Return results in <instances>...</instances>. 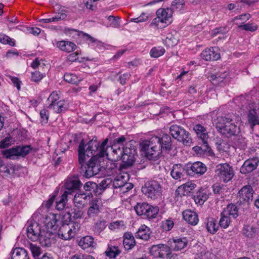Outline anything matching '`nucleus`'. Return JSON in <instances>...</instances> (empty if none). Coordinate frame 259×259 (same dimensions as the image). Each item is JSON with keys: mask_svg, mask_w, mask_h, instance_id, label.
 Masks as SVG:
<instances>
[{"mask_svg": "<svg viewBox=\"0 0 259 259\" xmlns=\"http://www.w3.org/2000/svg\"><path fill=\"white\" fill-rule=\"evenodd\" d=\"M201 142V146H195L193 148L195 151L198 153H201V152H208L211 151L210 148L208 145V142L205 144V142Z\"/></svg>", "mask_w": 259, "mask_h": 259, "instance_id": "obj_51", "label": "nucleus"}, {"mask_svg": "<svg viewBox=\"0 0 259 259\" xmlns=\"http://www.w3.org/2000/svg\"><path fill=\"white\" fill-rule=\"evenodd\" d=\"M215 175L220 181L227 183L234 176V171L232 166L227 163L218 164L215 170Z\"/></svg>", "mask_w": 259, "mask_h": 259, "instance_id": "obj_7", "label": "nucleus"}, {"mask_svg": "<svg viewBox=\"0 0 259 259\" xmlns=\"http://www.w3.org/2000/svg\"><path fill=\"white\" fill-rule=\"evenodd\" d=\"M172 14V10L170 8L159 9L156 12L157 17L152 20L150 25L158 27L159 23H165L166 25L170 24L171 22Z\"/></svg>", "mask_w": 259, "mask_h": 259, "instance_id": "obj_9", "label": "nucleus"}, {"mask_svg": "<svg viewBox=\"0 0 259 259\" xmlns=\"http://www.w3.org/2000/svg\"><path fill=\"white\" fill-rule=\"evenodd\" d=\"M174 223L172 220H166L162 223V227L166 231L170 230L174 227Z\"/></svg>", "mask_w": 259, "mask_h": 259, "instance_id": "obj_61", "label": "nucleus"}, {"mask_svg": "<svg viewBox=\"0 0 259 259\" xmlns=\"http://www.w3.org/2000/svg\"><path fill=\"white\" fill-rule=\"evenodd\" d=\"M38 240L42 246L50 247L55 243L54 235L51 230H43Z\"/></svg>", "mask_w": 259, "mask_h": 259, "instance_id": "obj_16", "label": "nucleus"}, {"mask_svg": "<svg viewBox=\"0 0 259 259\" xmlns=\"http://www.w3.org/2000/svg\"><path fill=\"white\" fill-rule=\"evenodd\" d=\"M165 42L169 46H174L177 44L178 39L177 37L175 36L174 35L168 34L165 39Z\"/></svg>", "mask_w": 259, "mask_h": 259, "instance_id": "obj_53", "label": "nucleus"}, {"mask_svg": "<svg viewBox=\"0 0 259 259\" xmlns=\"http://www.w3.org/2000/svg\"><path fill=\"white\" fill-rule=\"evenodd\" d=\"M39 114L41 123H47L49 119V111L44 109L40 110Z\"/></svg>", "mask_w": 259, "mask_h": 259, "instance_id": "obj_56", "label": "nucleus"}, {"mask_svg": "<svg viewBox=\"0 0 259 259\" xmlns=\"http://www.w3.org/2000/svg\"><path fill=\"white\" fill-rule=\"evenodd\" d=\"M235 138V143L240 148L244 149L246 145L247 140L245 137L239 134L237 136H234Z\"/></svg>", "mask_w": 259, "mask_h": 259, "instance_id": "obj_46", "label": "nucleus"}, {"mask_svg": "<svg viewBox=\"0 0 259 259\" xmlns=\"http://www.w3.org/2000/svg\"><path fill=\"white\" fill-rule=\"evenodd\" d=\"M208 198V194L207 190L202 189L200 190L196 193V195L194 196V199L196 203L200 205L203 203Z\"/></svg>", "mask_w": 259, "mask_h": 259, "instance_id": "obj_33", "label": "nucleus"}, {"mask_svg": "<svg viewBox=\"0 0 259 259\" xmlns=\"http://www.w3.org/2000/svg\"><path fill=\"white\" fill-rule=\"evenodd\" d=\"M196 187V185L192 182H188L179 186L175 192V196L182 197L183 196L188 195Z\"/></svg>", "mask_w": 259, "mask_h": 259, "instance_id": "obj_17", "label": "nucleus"}, {"mask_svg": "<svg viewBox=\"0 0 259 259\" xmlns=\"http://www.w3.org/2000/svg\"><path fill=\"white\" fill-rule=\"evenodd\" d=\"M59 94L58 92L54 91L52 93V94L50 95L48 99L49 101L51 102V103H55L57 102V101L59 99Z\"/></svg>", "mask_w": 259, "mask_h": 259, "instance_id": "obj_62", "label": "nucleus"}, {"mask_svg": "<svg viewBox=\"0 0 259 259\" xmlns=\"http://www.w3.org/2000/svg\"><path fill=\"white\" fill-rule=\"evenodd\" d=\"M186 237H175L170 239L168 241V244L170 246L174 251L181 250L185 248L188 244Z\"/></svg>", "mask_w": 259, "mask_h": 259, "instance_id": "obj_15", "label": "nucleus"}, {"mask_svg": "<svg viewBox=\"0 0 259 259\" xmlns=\"http://www.w3.org/2000/svg\"><path fill=\"white\" fill-rule=\"evenodd\" d=\"M158 212L159 208L157 206H153L148 204L143 215L148 219H153L156 218Z\"/></svg>", "mask_w": 259, "mask_h": 259, "instance_id": "obj_32", "label": "nucleus"}, {"mask_svg": "<svg viewBox=\"0 0 259 259\" xmlns=\"http://www.w3.org/2000/svg\"><path fill=\"white\" fill-rule=\"evenodd\" d=\"M120 252L121 251L118 248V247L112 246L108 247L105 253L107 256L110 258H115Z\"/></svg>", "mask_w": 259, "mask_h": 259, "instance_id": "obj_41", "label": "nucleus"}, {"mask_svg": "<svg viewBox=\"0 0 259 259\" xmlns=\"http://www.w3.org/2000/svg\"><path fill=\"white\" fill-rule=\"evenodd\" d=\"M149 18V14L143 12L141 13V15L136 18H132L130 20V22H135V23H142L145 22L147 21Z\"/></svg>", "mask_w": 259, "mask_h": 259, "instance_id": "obj_49", "label": "nucleus"}, {"mask_svg": "<svg viewBox=\"0 0 259 259\" xmlns=\"http://www.w3.org/2000/svg\"><path fill=\"white\" fill-rule=\"evenodd\" d=\"M171 248L170 247V246L169 245H164L162 244H160V251H164L166 252V257L169 256L170 255L171 250Z\"/></svg>", "mask_w": 259, "mask_h": 259, "instance_id": "obj_64", "label": "nucleus"}, {"mask_svg": "<svg viewBox=\"0 0 259 259\" xmlns=\"http://www.w3.org/2000/svg\"><path fill=\"white\" fill-rule=\"evenodd\" d=\"M148 203L145 202L137 203L136 206H134L137 214L139 215H143L145 208L147 207Z\"/></svg>", "mask_w": 259, "mask_h": 259, "instance_id": "obj_47", "label": "nucleus"}, {"mask_svg": "<svg viewBox=\"0 0 259 259\" xmlns=\"http://www.w3.org/2000/svg\"><path fill=\"white\" fill-rule=\"evenodd\" d=\"M42 78V74L38 71H34L32 73L31 79L34 82L40 81Z\"/></svg>", "mask_w": 259, "mask_h": 259, "instance_id": "obj_63", "label": "nucleus"}, {"mask_svg": "<svg viewBox=\"0 0 259 259\" xmlns=\"http://www.w3.org/2000/svg\"><path fill=\"white\" fill-rule=\"evenodd\" d=\"M136 237L144 240H148L150 238V230L139 229L138 231L136 233Z\"/></svg>", "mask_w": 259, "mask_h": 259, "instance_id": "obj_43", "label": "nucleus"}, {"mask_svg": "<svg viewBox=\"0 0 259 259\" xmlns=\"http://www.w3.org/2000/svg\"><path fill=\"white\" fill-rule=\"evenodd\" d=\"M17 147H13L12 148L4 151L3 154L7 158H13V156H17Z\"/></svg>", "mask_w": 259, "mask_h": 259, "instance_id": "obj_50", "label": "nucleus"}, {"mask_svg": "<svg viewBox=\"0 0 259 259\" xmlns=\"http://www.w3.org/2000/svg\"><path fill=\"white\" fill-rule=\"evenodd\" d=\"M108 141V140L107 138L100 145V143L97 139H92L86 145L88 146L87 149L84 148L85 157L86 156L88 157L96 156V159H98L99 158H102L105 155H108L107 152ZM84 146L85 148V144Z\"/></svg>", "mask_w": 259, "mask_h": 259, "instance_id": "obj_4", "label": "nucleus"}, {"mask_svg": "<svg viewBox=\"0 0 259 259\" xmlns=\"http://www.w3.org/2000/svg\"><path fill=\"white\" fill-rule=\"evenodd\" d=\"M225 214L235 219L238 216V208L234 204H229L223 211Z\"/></svg>", "mask_w": 259, "mask_h": 259, "instance_id": "obj_34", "label": "nucleus"}, {"mask_svg": "<svg viewBox=\"0 0 259 259\" xmlns=\"http://www.w3.org/2000/svg\"><path fill=\"white\" fill-rule=\"evenodd\" d=\"M123 245L126 250L132 249L136 245L135 238L130 232H126L123 235Z\"/></svg>", "mask_w": 259, "mask_h": 259, "instance_id": "obj_27", "label": "nucleus"}, {"mask_svg": "<svg viewBox=\"0 0 259 259\" xmlns=\"http://www.w3.org/2000/svg\"><path fill=\"white\" fill-rule=\"evenodd\" d=\"M169 133L174 139L185 145H190L192 143V140L189 133L180 125H171L169 127Z\"/></svg>", "mask_w": 259, "mask_h": 259, "instance_id": "obj_5", "label": "nucleus"}, {"mask_svg": "<svg viewBox=\"0 0 259 259\" xmlns=\"http://www.w3.org/2000/svg\"><path fill=\"white\" fill-rule=\"evenodd\" d=\"M187 167V174L191 176H193L195 174L201 176L207 170L205 165L200 161L195 162L193 164H188Z\"/></svg>", "mask_w": 259, "mask_h": 259, "instance_id": "obj_11", "label": "nucleus"}, {"mask_svg": "<svg viewBox=\"0 0 259 259\" xmlns=\"http://www.w3.org/2000/svg\"><path fill=\"white\" fill-rule=\"evenodd\" d=\"M0 42L4 44H9L11 46H14L15 44L12 38L3 34H0Z\"/></svg>", "mask_w": 259, "mask_h": 259, "instance_id": "obj_54", "label": "nucleus"}, {"mask_svg": "<svg viewBox=\"0 0 259 259\" xmlns=\"http://www.w3.org/2000/svg\"><path fill=\"white\" fill-rule=\"evenodd\" d=\"M185 6L184 0H175L171 3V9L181 11L184 10Z\"/></svg>", "mask_w": 259, "mask_h": 259, "instance_id": "obj_45", "label": "nucleus"}, {"mask_svg": "<svg viewBox=\"0 0 259 259\" xmlns=\"http://www.w3.org/2000/svg\"><path fill=\"white\" fill-rule=\"evenodd\" d=\"M93 197L92 192H83L79 191L75 195L73 201L75 204L82 205L86 200L90 199ZM76 206V205H75Z\"/></svg>", "mask_w": 259, "mask_h": 259, "instance_id": "obj_25", "label": "nucleus"}, {"mask_svg": "<svg viewBox=\"0 0 259 259\" xmlns=\"http://www.w3.org/2000/svg\"><path fill=\"white\" fill-rule=\"evenodd\" d=\"M57 215L55 214H50L46 219L45 226L47 230L55 231L58 229V220L57 219Z\"/></svg>", "mask_w": 259, "mask_h": 259, "instance_id": "obj_26", "label": "nucleus"}, {"mask_svg": "<svg viewBox=\"0 0 259 259\" xmlns=\"http://www.w3.org/2000/svg\"><path fill=\"white\" fill-rule=\"evenodd\" d=\"M240 28H242L244 30L250 31H254L257 29V26L256 25H252L251 24L247 23L244 25H240L238 26Z\"/></svg>", "mask_w": 259, "mask_h": 259, "instance_id": "obj_58", "label": "nucleus"}, {"mask_svg": "<svg viewBox=\"0 0 259 259\" xmlns=\"http://www.w3.org/2000/svg\"><path fill=\"white\" fill-rule=\"evenodd\" d=\"M258 163L259 158L257 157H253L247 159L240 167V172L246 174L253 171L258 166Z\"/></svg>", "mask_w": 259, "mask_h": 259, "instance_id": "obj_13", "label": "nucleus"}, {"mask_svg": "<svg viewBox=\"0 0 259 259\" xmlns=\"http://www.w3.org/2000/svg\"><path fill=\"white\" fill-rule=\"evenodd\" d=\"M84 142L82 140L79 143L78 149L79 172L81 176L87 178H90L97 174L100 170L99 160L96 159V156L91 158L88 163L85 164Z\"/></svg>", "mask_w": 259, "mask_h": 259, "instance_id": "obj_3", "label": "nucleus"}, {"mask_svg": "<svg viewBox=\"0 0 259 259\" xmlns=\"http://www.w3.org/2000/svg\"><path fill=\"white\" fill-rule=\"evenodd\" d=\"M66 193L67 192H64L63 194L61 195L60 199L56 201V207L57 209L61 210L64 208L67 201V195L66 194Z\"/></svg>", "mask_w": 259, "mask_h": 259, "instance_id": "obj_40", "label": "nucleus"}, {"mask_svg": "<svg viewBox=\"0 0 259 259\" xmlns=\"http://www.w3.org/2000/svg\"><path fill=\"white\" fill-rule=\"evenodd\" d=\"M29 248L34 257L38 256L41 253L40 248L35 244L30 243L29 244Z\"/></svg>", "mask_w": 259, "mask_h": 259, "instance_id": "obj_55", "label": "nucleus"}, {"mask_svg": "<svg viewBox=\"0 0 259 259\" xmlns=\"http://www.w3.org/2000/svg\"><path fill=\"white\" fill-rule=\"evenodd\" d=\"M75 230L74 224L72 223H63L59 229L58 235L63 240H69L75 235Z\"/></svg>", "mask_w": 259, "mask_h": 259, "instance_id": "obj_10", "label": "nucleus"}, {"mask_svg": "<svg viewBox=\"0 0 259 259\" xmlns=\"http://www.w3.org/2000/svg\"><path fill=\"white\" fill-rule=\"evenodd\" d=\"M64 79L65 81L72 84H76L81 80V79L78 78L75 74L71 73H66L64 75Z\"/></svg>", "mask_w": 259, "mask_h": 259, "instance_id": "obj_39", "label": "nucleus"}, {"mask_svg": "<svg viewBox=\"0 0 259 259\" xmlns=\"http://www.w3.org/2000/svg\"><path fill=\"white\" fill-rule=\"evenodd\" d=\"M82 185L81 182L77 178H73L68 179L64 184L66 190L64 192H67L66 194H71L75 190H78Z\"/></svg>", "mask_w": 259, "mask_h": 259, "instance_id": "obj_18", "label": "nucleus"}, {"mask_svg": "<svg viewBox=\"0 0 259 259\" xmlns=\"http://www.w3.org/2000/svg\"><path fill=\"white\" fill-rule=\"evenodd\" d=\"M197 137L202 142H208V135L206 128L200 124H196L193 127Z\"/></svg>", "mask_w": 259, "mask_h": 259, "instance_id": "obj_22", "label": "nucleus"}, {"mask_svg": "<svg viewBox=\"0 0 259 259\" xmlns=\"http://www.w3.org/2000/svg\"><path fill=\"white\" fill-rule=\"evenodd\" d=\"M184 219L189 224L195 226L199 221L197 214L190 210H186L183 212Z\"/></svg>", "mask_w": 259, "mask_h": 259, "instance_id": "obj_23", "label": "nucleus"}, {"mask_svg": "<svg viewBox=\"0 0 259 259\" xmlns=\"http://www.w3.org/2000/svg\"><path fill=\"white\" fill-rule=\"evenodd\" d=\"M67 214L70 220L71 218L73 219L76 220L82 218L83 212L81 209L78 207L73 208L71 209L70 212L67 213Z\"/></svg>", "mask_w": 259, "mask_h": 259, "instance_id": "obj_36", "label": "nucleus"}, {"mask_svg": "<svg viewBox=\"0 0 259 259\" xmlns=\"http://www.w3.org/2000/svg\"><path fill=\"white\" fill-rule=\"evenodd\" d=\"M96 187H97L96 183L88 182L84 185L83 189L85 192H91V191H93L94 188Z\"/></svg>", "mask_w": 259, "mask_h": 259, "instance_id": "obj_57", "label": "nucleus"}, {"mask_svg": "<svg viewBox=\"0 0 259 259\" xmlns=\"http://www.w3.org/2000/svg\"><path fill=\"white\" fill-rule=\"evenodd\" d=\"M12 142V138L7 137L0 142V148H5L11 145Z\"/></svg>", "mask_w": 259, "mask_h": 259, "instance_id": "obj_60", "label": "nucleus"}, {"mask_svg": "<svg viewBox=\"0 0 259 259\" xmlns=\"http://www.w3.org/2000/svg\"><path fill=\"white\" fill-rule=\"evenodd\" d=\"M124 177L125 176H117L113 184L112 183L113 187L115 188H120L122 189V187H123L126 181V180H123Z\"/></svg>", "mask_w": 259, "mask_h": 259, "instance_id": "obj_44", "label": "nucleus"}, {"mask_svg": "<svg viewBox=\"0 0 259 259\" xmlns=\"http://www.w3.org/2000/svg\"><path fill=\"white\" fill-rule=\"evenodd\" d=\"M65 102L64 100H60L53 103H51L49 106V108H53V110L57 113H61L65 109Z\"/></svg>", "mask_w": 259, "mask_h": 259, "instance_id": "obj_35", "label": "nucleus"}, {"mask_svg": "<svg viewBox=\"0 0 259 259\" xmlns=\"http://www.w3.org/2000/svg\"><path fill=\"white\" fill-rule=\"evenodd\" d=\"M106 222L105 221H98L95 226L94 231L97 234H100L106 228Z\"/></svg>", "mask_w": 259, "mask_h": 259, "instance_id": "obj_52", "label": "nucleus"}, {"mask_svg": "<svg viewBox=\"0 0 259 259\" xmlns=\"http://www.w3.org/2000/svg\"><path fill=\"white\" fill-rule=\"evenodd\" d=\"M57 46L61 50L69 53L74 51L76 48L74 43L65 40L59 41L57 43Z\"/></svg>", "mask_w": 259, "mask_h": 259, "instance_id": "obj_30", "label": "nucleus"}, {"mask_svg": "<svg viewBox=\"0 0 259 259\" xmlns=\"http://www.w3.org/2000/svg\"><path fill=\"white\" fill-rule=\"evenodd\" d=\"M218 52V48L212 47L203 51L201 54V57L206 61H215L220 58V55Z\"/></svg>", "mask_w": 259, "mask_h": 259, "instance_id": "obj_19", "label": "nucleus"}, {"mask_svg": "<svg viewBox=\"0 0 259 259\" xmlns=\"http://www.w3.org/2000/svg\"><path fill=\"white\" fill-rule=\"evenodd\" d=\"M254 191L250 185L243 186L238 192V198L241 202L249 203L252 200Z\"/></svg>", "mask_w": 259, "mask_h": 259, "instance_id": "obj_14", "label": "nucleus"}, {"mask_svg": "<svg viewBox=\"0 0 259 259\" xmlns=\"http://www.w3.org/2000/svg\"><path fill=\"white\" fill-rule=\"evenodd\" d=\"M11 259H30L28 251L23 248H16L12 252Z\"/></svg>", "mask_w": 259, "mask_h": 259, "instance_id": "obj_28", "label": "nucleus"}, {"mask_svg": "<svg viewBox=\"0 0 259 259\" xmlns=\"http://www.w3.org/2000/svg\"><path fill=\"white\" fill-rule=\"evenodd\" d=\"M100 201L101 200L97 198L92 201L87 213L89 218H94L98 214L100 211Z\"/></svg>", "mask_w": 259, "mask_h": 259, "instance_id": "obj_24", "label": "nucleus"}, {"mask_svg": "<svg viewBox=\"0 0 259 259\" xmlns=\"http://www.w3.org/2000/svg\"><path fill=\"white\" fill-rule=\"evenodd\" d=\"M142 193L147 197L155 199L162 194L161 185L156 181H150L145 183L141 189Z\"/></svg>", "mask_w": 259, "mask_h": 259, "instance_id": "obj_6", "label": "nucleus"}, {"mask_svg": "<svg viewBox=\"0 0 259 259\" xmlns=\"http://www.w3.org/2000/svg\"><path fill=\"white\" fill-rule=\"evenodd\" d=\"M143 149L148 158L155 160L159 157L162 150L171 149V137L167 134H163L161 137H153L149 141L144 142Z\"/></svg>", "mask_w": 259, "mask_h": 259, "instance_id": "obj_1", "label": "nucleus"}, {"mask_svg": "<svg viewBox=\"0 0 259 259\" xmlns=\"http://www.w3.org/2000/svg\"><path fill=\"white\" fill-rule=\"evenodd\" d=\"M247 118V122L249 124L251 128H253L254 126L259 124L258 116L254 109L249 110Z\"/></svg>", "mask_w": 259, "mask_h": 259, "instance_id": "obj_31", "label": "nucleus"}, {"mask_svg": "<svg viewBox=\"0 0 259 259\" xmlns=\"http://www.w3.org/2000/svg\"><path fill=\"white\" fill-rule=\"evenodd\" d=\"M136 150L126 147L122 155H116V160L122 159L123 163L120 164L119 169L123 171L131 166L135 161Z\"/></svg>", "mask_w": 259, "mask_h": 259, "instance_id": "obj_8", "label": "nucleus"}, {"mask_svg": "<svg viewBox=\"0 0 259 259\" xmlns=\"http://www.w3.org/2000/svg\"><path fill=\"white\" fill-rule=\"evenodd\" d=\"M187 165H183L180 164H175L172 168L170 175L175 180H179L184 176V173L187 174Z\"/></svg>", "mask_w": 259, "mask_h": 259, "instance_id": "obj_20", "label": "nucleus"}, {"mask_svg": "<svg viewBox=\"0 0 259 259\" xmlns=\"http://www.w3.org/2000/svg\"><path fill=\"white\" fill-rule=\"evenodd\" d=\"M219 225L217 224V221L213 218H210L207 221L206 228L207 231L211 234H214L218 230Z\"/></svg>", "mask_w": 259, "mask_h": 259, "instance_id": "obj_37", "label": "nucleus"}, {"mask_svg": "<svg viewBox=\"0 0 259 259\" xmlns=\"http://www.w3.org/2000/svg\"><path fill=\"white\" fill-rule=\"evenodd\" d=\"M112 184V180L111 179H106L102 181L99 184V187L102 188L103 190H105L107 188L109 187Z\"/></svg>", "mask_w": 259, "mask_h": 259, "instance_id": "obj_59", "label": "nucleus"}, {"mask_svg": "<svg viewBox=\"0 0 259 259\" xmlns=\"http://www.w3.org/2000/svg\"><path fill=\"white\" fill-rule=\"evenodd\" d=\"M165 52V49L162 47L153 48L150 51V55L153 58H158L162 56Z\"/></svg>", "mask_w": 259, "mask_h": 259, "instance_id": "obj_48", "label": "nucleus"}, {"mask_svg": "<svg viewBox=\"0 0 259 259\" xmlns=\"http://www.w3.org/2000/svg\"><path fill=\"white\" fill-rule=\"evenodd\" d=\"M16 147L17 151H18L17 156L22 157H24L28 154L32 149L30 145L18 146Z\"/></svg>", "mask_w": 259, "mask_h": 259, "instance_id": "obj_38", "label": "nucleus"}, {"mask_svg": "<svg viewBox=\"0 0 259 259\" xmlns=\"http://www.w3.org/2000/svg\"><path fill=\"white\" fill-rule=\"evenodd\" d=\"M258 232V229L253 226L245 225L243 227L242 233L246 237L252 239L257 236Z\"/></svg>", "mask_w": 259, "mask_h": 259, "instance_id": "obj_29", "label": "nucleus"}, {"mask_svg": "<svg viewBox=\"0 0 259 259\" xmlns=\"http://www.w3.org/2000/svg\"><path fill=\"white\" fill-rule=\"evenodd\" d=\"M79 246L83 249H88L91 251L95 248L96 243L94 242V239L90 236H86L82 237L78 242Z\"/></svg>", "mask_w": 259, "mask_h": 259, "instance_id": "obj_21", "label": "nucleus"}, {"mask_svg": "<svg viewBox=\"0 0 259 259\" xmlns=\"http://www.w3.org/2000/svg\"><path fill=\"white\" fill-rule=\"evenodd\" d=\"M42 231L38 223L36 222L31 223L27 228V236L32 241H35L38 240Z\"/></svg>", "mask_w": 259, "mask_h": 259, "instance_id": "obj_12", "label": "nucleus"}, {"mask_svg": "<svg viewBox=\"0 0 259 259\" xmlns=\"http://www.w3.org/2000/svg\"><path fill=\"white\" fill-rule=\"evenodd\" d=\"M240 120L238 115L229 113L218 118L215 127L221 135L230 138L237 136L240 133V127L237 125Z\"/></svg>", "mask_w": 259, "mask_h": 259, "instance_id": "obj_2", "label": "nucleus"}, {"mask_svg": "<svg viewBox=\"0 0 259 259\" xmlns=\"http://www.w3.org/2000/svg\"><path fill=\"white\" fill-rule=\"evenodd\" d=\"M230 223V220L228 215L225 214L223 212L221 213V219L219 221V226L224 229L228 227Z\"/></svg>", "mask_w": 259, "mask_h": 259, "instance_id": "obj_42", "label": "nucleus"}]
</instances>
